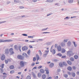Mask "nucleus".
Wrapping results in <instances>:
<instances>
[{
    "label": "nucleus",
    "mask_w": 79,
    "mask_h": 79,
    "mask_svg": "<svg viewBox=\"0 0 79 79\" xmlns=\"http://www.w3.org/2000/svg\"><path fill=\"white\" fill-rule=\"evenodd\" d=\"M13 40H3L0 39V43L2 42H12Z\"/></svg>",
    "instance_id": "obj_1"
},
{
    "label": "nucleus",
    "mask_w": 79,
    "mask_h": 79,
    "mask_svg": "<svg viewBox=\"0 0 79 79\" xmlns=\"http://www.w3.org/2000/svg\"><path fill=\"white\" fill-rule=\"evenodd\" d=\"M73 55H74L73 52L72 51H68L67 53V55L69 56V57H71V56H73Z\"/></svg>",
    "instance_id": "obj_2"
},
{
    "label": "nucleus",
    "mask_w": 79,
    "mask_h": 79,
    "mask_svg": "<svg viewBox=\"0 0 79 79\" xmlns=\"http://www.w3.org/2000/svg\"><path fill=\"white\" fill-rule=\"evenodd\" d=\"M17 58L19 60H23L24 59V56H23L21 55H18L17 56Z\"/></svg>",
    "instance_id": "obj_3"
},
{
    "label": "nucleus",
    "mask_w": 79,
    "mask_h": 79,
    "mask_svg": "<svg viewBox=\"0 0 79 79\" xmlns=\"http://www.w3.org/2000/svg\"><path fill=\"white\" fill-rule=\"evenodd\" d=\"M20 65L21 68H23L24 67V62L23 61H20Z\"/></svg>",
    "instance_id": "obj_4"
},
{
    "label": "nucleus",
    "mask_w": 79,
    "mask_h": 79,
    "mask_svg": "<svg viewBox=\"0 0 79 79\" xmlns=\"http://www.w3.org/2000/svg\"><path fill=\"white\" fill-rule=\"evenodd\" d=\"M9 52H10V55H12L14 54V51H13V49L12 48H10L9 49Z\"/></svg>",
    "instance_id": "obj_5"
},
{
    "label": "nucleus",
    "mask_w": 79,
    "mask_h": 79,
    "mask_svg": "<svg viewBox=\"0 0 79 79\" xmlns=\"http://www.w3.org/2000/svg\"><path fill=\"white\" fill-rule=\"evenodd\" d=\"M5 53L6 55H8L9 54V49L8 48L6 49L5 51Z\"/></svg>",
    "instance_id": "obj_6"
},
{
    "label": "nucleus",
    "mask_w": 79,
    "mask_h": 79,
    "mask_svg": "<svg viewBox=\"0 0 79 79\" xmlns=\"http://www.w3.org/2000/svg\"><path fill=\"white\" fill-rule=\"evenodd\" d=\"M1 59L2 61H4L5 59V56L4 54H3L2 55L1 57Z\"/></svg>",
    "instance_id": "obj_7"
},
{
    "label": "nucleus",
    "mask_w": 79,
    "mask_h": 79,
    "mask_svg": "<svg viewBox=\"0 0 79 79\" xmlns=\"http://www.w3.org/2000/svg\"><path fill=\"white\" fill-rule=\"evenodd\" d=\"M27 49H28V48L26 46H24L22 48V50L23 51H25V50H27Z\"/></svg>",
    "instance_id": "obj_8"
},
{
    "label": "nucleus",
    "mask_w": 79,
    "mask_h": 79,
    "mask_svg": "<svg viewBox=\"0 0 79 79\" xmlns=\"http://www.w3.org/2000/svg\"><path fill=\"white\" fill-rule=\"evenodd\" d=\"M53 66H54V63H51L49 65V67L50 68H52Z\"/></svg>",
    "instance_id": "obj_9"
},
{
    "label": "nucleus",
    "mask_w": 79,
    "mask_h": 79,
    "mask_svg": "<svg viewBox=\"0 0 79 79\" xmlns=\"http://www.w3.org/2000/svg\"><path fill=\"white\" fill-rule=\"evenodd\" d=\"M22 55L23 56H25V58H27V57H28L27 54H26V53L23 52L22 54Z\"/></svg>",
    "instance_id": "obj_10"
},
{
    "label": "nucleus",
    "mask_w": 79,
    "mask_h": 79,
    "mask_svg": "<svg viewBox=\"0 0 79 79\" xmlns=\"http://www.w3.org/2000/svg\"><path fill=\"white\" fill-rule=\"evenodd\" d=\"M57 50L58 51H61V47L60 45L57 47Z\"/></svg>",
    "instance_id": "obj_11"
},
{
    "label": "nucleus",
    "mask_w": 79,
    "mask_h": 79,
    "mask_svg": "<svg viewBox=\"0 0 79 79\" xmlns=\"http://www.w3.org/2000/svg\"><path fill=\"white\" fill-rule=\"evenodd\" d=\"M32 74L34 78L35 79V78H36V76H35V74L34 72H32Z\"/></svg>",
    "instance_id": "obj_12"
},
{
    "label": "nucleus",
    "mask_w": 79,
    "mask_h": 79,
    "mask_svg": "<svg viewBox=\"0 0 79 79\" xmlns=\"http://www.w3.org/2000/svg\"><path fill=\"white\" fill-rule=\"evenodd\" d=\"M44 71H46V73L47 74H48L50 73L49 72V71H48V69H47V68H46V69L44 70Z\"/></svg>",
    "instance_id": "obj_13"
},
{
    "label": "nucleus",
    "mask_w": 79,
    "mask_h": 79,
    "mask_svg": "<svg viewBox=\"0 0 79 79\" xmlns=\"http://www.w3.org/2000/svg\"><path fill=\"white\" fill-rule=\"evenodd\" d=\"M67 63L69 65H71L72 64V62L70 60H67Z\"/></svg>",
    "instance_id": "obj_14"
},
{
    "label": "nucleus",
    "mask_w": 79,
    "mask_h": 79,
    "mask_svg": "<svg viewBox=\"0 0 79 79\" xmlns=\"http://www.w3.org/2000/svg\"><path fill=\"white\" fill-rule=\"evenodd\" d=\"M67 69L69 71H72V68L70 66H69L67 68Z\"/></svg>",
    "instance_id": "obj_15"
},
{
    "label": "nucleus",
    "mask_w": 79,
    "mask_h": 79,
    "mask_svg": "<svg viewBox=\"0 0 79 79\" xmlns=\"http://www.w3.org/2000/svg\"><path fill=\"white\" fill-rule=\"evenodd\" d=\"M79 58V56H78L77 55H75L74 56V58L75 59H76V60H77V59H78V58Z\"/></svg>",
    "instance_id": "obj_16"
},
{
    "label": "nucleus",
    "mask_w": 79,
    "mask_h": 79,
    "mask_svg": "<svg viewBox=\"0 0 79 79\" xmlns=\"http://www.w3.org/2000/svg\"><path fill=\"white\" fill-rule=\"evenodd\" d=\"M42 73H38L37 77H40L42 76Z\"/></svg>",
    "instance_id": "obj_17"
},
{
    "label": "nucleus",
    "mask_w": 79,
    "mask_h": 79,
    "mask_svg": "<svg viewBox=\"0 0 79 79\" xmlns=\"http://www.w3.org/2000/svg\"><path fill=\"white\" fill-rule=\"evenodd\" d=\"M62 64L63 65L65 66H68V64H67V63L65 62H62Z\"/></svg>",
    "instance_id": "obj_18"
},
{
    "label": "nucleus",
    "mask_w": 79,
    "mask_h": 79,
    "mask_svg": "<svg viewBox=\"0 0 79 79\" xmlns=\"http://www.w3.org/2000/svg\"><path fill=\"white\" fill-rule=\"evenodd\" d=\"M36 57L37 61H39V56L38 54H36Z\"/></svg>",
    "instance_id": "obj_19"
},
{
    "label": "nucleus",
    "mask_w": 79,
    "mask_h": 79,
    "mask_svg": "<svg viewBox=\"0 0 79 79\" xmlns=\"http://www.w3.org/2000/svg\"><path fill=\"white\" fill-rule=\"evenodd\" d=\"M71 43L70 42V41H69L67 43V45L68 47H70V46H71Z\"/></svg>",
    "instance_id": "obj_20"
},
{
    "label": "nucleus",
    "mask_w": 79,
    "mask_h": 79,
    "mask_svg": "<svg viewBox=\"0 0 79 79\" xmlns=\"http://www.w3.org/2000/svg\"><path fill=\"white\" fill-rule=\"evenodd\" d=\"M74 2V0H69L68 2L69 3H73Z\"/></svg>",
    "instance_id": "obj_21"
},
{
    "label": "nucleus",
    "mask_w": 79,
    "mask_h": 79,
    "mask_svg": "<svg viewBox=\"0 0 79 79\" xmlns=\"http://www.w3.org/2000/svg\"><path fill=\"white\" fill-rule=\"evenodd\" d=\"M42 78L43 79H45V78H46V75L45 74H44L42 76Z\"/></svg>",
    "instance_id": "obj_22"
},
{
    "label": "nucleus",
    "mask_w": 79,
    "mask_h": 79,
    "mask_svg": "<svg viewBox=\"0 0 79 79\" xmlns=\"http://www.w3.org/2000/svg\"><path fill=\"white\" fill-rule=\"evenodd\" d=\"M10 68L11 69H14V68H15V67H14V65H11L10 66Z\"/></svg>",
    "instance_id": "obj_23"
},
{
    "label": "nucleus",
    "mask_w": 79,
    "mask_h": 79,
    "mask_svg": "<svg viewBox=\"0 0 79 79\" xmlns=\"http://www.w3.org/2000/svg\"><path fill=\"white\" fill-rule=\"evenodd\" d=\"M40 73H42L43 74H44V70L43 69H41L40 70Z\"/></svg>",
    "instance_id": "obj_24"
},
{
    "label": "nucleus",
    "mask_w": 79,
    "mask_h": 79,
    "mask_svg": "<svg viewBox=\"0 0 79 79\" xmlns=\"http://www.w3.org/2000/svg\"><path fill=\"white\" fill-rule=\"evenodd\" d=\"M70 60L71 61H74V58L73 57H71L70 58Z\"/></svg>",
    "instance_id": "obj_25"
},
{
    "label": "nucleus",
    "mask_w": 79,
    "mask_h": 79,
    "mask_svg": "<svg viewBox=\"0 0 79 79\" xmlns=\"http://www.w3.org/2000/svg\"><path fill=\"white\" fill-rule=\"evenodd\" d=\"M56 56L60 57H61L62 56V54L60 53H58L56 55Z\"/></svg>",
    "instance_id": "obj_26"
},
{
    "label": "nucleus",
    "mask_w": 79,
    "mask_h": 79,
    "mask_svg": "<svg viewBox=\"0 0 79 79\" xmlns=\"http://www.w3.org/2000/svg\"><path fill=\"white\" fill-rule=\"evenodd\" d=\"M60 45L62 47H64V46H65V44L63 42H62L60 44Z\"/></svg>",
    "instance_id": "obj_27"
},
{
    "label": "nucleus",
    "mask_w": 79,
    "mask_h": 79,
    "mask_svg": "<svg viewBox=\"0 0 79 79\" xmlns=\"http://www.w3.org/2000/svg\"><path fill=\"white\" fill-rule=\"evenodd\" d=\"M52 52L53 55H54L55 54V53H56V51H55V49H53L52 52Z\"/></svg>",
    "instance_id": "obj_28"
},
{
    "label": "nucleus",
    "mask_w": 79,
    "mask_h": 79,
    "mask_svg": "<svg viewBox=\"0 0 79 79\" xmlns=\"http://www.w3.org/2000/svg\"><path fill=\"white\" fill-rule=\"evenodd\" d=\"M72 76H73V77H74L75 76H76V74H75V73L73 72L72 73Z\"/></svg>",
    "instance_id": "obj_29"
},
{
    "label": "nucleus",
    "mask_w": 79,
    "mask_h": 79,
    "mask_svg": "<svg viewBox=\"0 0 79 79\" xmlns=\"http://www.w3.org/2000/svg\"><path fill=\"white\" fill-rule=\"evenodd\" d=\"M59 65L60 67H63V63L62 62H60L59 63Z\"/></svg>",
    "instance_id": "obj_30"
},
{
    "label": "nucleus",
    "mask_w": 79,
    "mask_h": 79,
    "mask_svg": "<svg viewBox=\"0 0 79 79\" xmlns=\"http://www.w3.org/2000/svg\"><path fill=\"white\" fill-rule=\"evenodd\" d=\"M14 48L16 50H18V46L17 45H15L14 46Z\"/></svg>",
    "instance_id": "obj_31"
},
{
    "label": "nucleus",
    "mask_w": 79,
    "mask_h": 79,
    "mask_svg": "<svg viewBox=\"0 0 79 79\" xmlns=\"http://www.w3.org/2000/svg\"><path fill=\"white\" fill-rule=\"evenodd\" d=\"M66 52V50L64 48L62 49V53H65Z\"/></svg>",
    "instance_id": "obj_32"
},
{
    "label": "nucleus",
    "mask_w": 79,
    "mask_h": 79,
    "mask_svg": "<svg viewBox=\"0 0 79 79\" xmlns=\"http://www.w3.org/2000/svg\"><path fill=\"white\" fill-rule=\"evenodd\" d=\"M73 43L74 45V46L75 47H77V44H76V42L73 41Z\"/></svg>",
    "instance_id": "obj_33"
},
{
    "label": "nucleus",
    "mask_w": 79,
    "mask_h": 79,
    "mask_svg": "<svg viewBox=\"0 0 79 79\" xmlns=\"http://www.w3.org/2000/svg\"><path fill=\"white\" fill-rule=\"evenodd\" d=\"M46 2H49L51 3V2H52L53 0H47L46 1Z\"/></svg>",
    "instance_id": "obj_34"
},
{
    "label": "nucleus",
    "mask_w": 79,
    "mask_h": 79,
    "mask_svg": "<svg viewBox=\"0 0 79 79\" xmlns=\"http://www.w3.org/2000/svg\"><path fill=\"white\" fill-rule=\"evenodd\" d=\"M52 44L51 42H48L46 43V45L47 46L50 45Z\"/></svg>",
    "instance_id": "obj_35"
},
{
    "label": "nucleus",
    "mask_w": 79,
    "mask_h": 79,
    "mask_svg": "<svg viewBox=\"0 0 79 79\" xmlns=\"http://www.w3.org/2000/svg\"><path fill=\"white\" fill-rule=\"evenodd\" d=\"M26 79H31V77L29 76H28L26 77Z\"/></svg>",
    "instance_id": "obj_36"
},
{
    "label": "nucleus",
    "mask_w": 79,
    "mask_h": 79,
    "mask_svg": "<svg viewBox=\"0 0 79 79\" xmlns=\"http://www.w3.org/2000/svg\"><path fill=\"white\" fill-rule=\"evenodd\" d=\"M66 57V55L62 56L61 57V58H64V59H65Z\"/></svg>",
    "instance_id": "obj_37"
},
{
    "label": "nucleus",
    "mask_w": 79,
    "mask_h": 79,
    "mask_svg": "<svg viewBox=\"0 0 79 79\" xmlns=\"http://www.w3.org/2000/svg\"><path fill=\"white\" fill-rule=\"evenodd\" d=\"M33 61H36V57H33Z\"/></svg>",
    "instance_id": "obj_38"
},
{
    "label": "nucleus",
    "mask_w": 79,
    "mask_h": 79,
    "mask_svg": "<svg viewBox=\"0 0 79 79\" xmlns=\"http://www.w3.org/2000/svg\"><path fill=\"white\" fill-rule=\"evenodd\" d=\"M28 38H29L30 39H33L34 38V36H28Z\"/></svg>",
    "instance_id": "obj_39"
},
{
    "label": "nucleus",
    "mask_w": 79,
    "mask_h": 79,
    "mask_svg": "<svg viewBox=\"0 0 79 79\" xmlns=\"http://www.w3.org/2000/svg\"><path fill=\"white\" fill-rule=\"evenodd\" d=\"M31 52V50H29L27 52V54L28 55H30V53Z\"/></svg>",
    "instance_id": "obj_40"
},
{
    "label": "nucleus",
    "mask_w": 79,
    "mask_h": 79,
    "mask_svg": "<svg viewBox=\"0 0 79 79\" xmlns=\"http://www.w3.org/2000/svg\"><path fill=\"white\" fill-rule=\"evenodd\" d=\"M10 73L11 74H13L14 73H15V71L14 70L10 71Z\"/></svg>",
    "instance_id": "obj_41"
},
{
    "label": "nucleus",
    "mask_w": 79,
    "mask_h": 79,
    "mask_svg": "<svg viewBox=\"0 0 79 79\" xmlns=\"http://www.w3.org/2000/svg\"><path fill=\"white\" fill-rule=\"evenodd\" d=\"M58 61H59V60L57 59H54L53 60V61L54 62H55L56 63L58 62Z\"/></svg>",
    "instance_id": "obj_42"
},
{
    "label": "nucleus",
    "mask_w": 79,
    "mask_h": 79,
    "mask_svg": "<svg viewBox=\"0 0 79 79\" xmlns=\"http://www.w3.org/2000/svg\"><path fill=\"white\" fill-rule=\"evenodd\" d=\"M49 52V50H46L45 51V53L48 55V52Z\"/></svg>",
    "instance_id": "obj_43"
},
{
    "label": "nucleus",
    "mask_w": 79,
    "mask_h": 79,
    "mask_svg": "<svg viewBox=\"0 0 79 79\" xmlns=\"http://www.w3.org/2000/svg\"><path fill=\"white\" fill-rule=\"evenodd\" d=\"M53 45H52L51 48V49H50L51 52H52V49L53 48Z\"/></svg>",
    "instance_id": "obj_44"
},
{
    "label": "nucleus",
    "mask_w": 79,
    "mask_h": 79,
    "mask_svg": "<svg viewBox=\"0 0 79 79\" xmlns=\"http://www.w3.org/2000/svg\"><path fill=\"white\" fill-rule=\"evenodd\" d=\"M47 54H46V53H45L43 55V57H46V56H47Z\"/></svg>",
    "instance_id": "obj_45"
},
{
    "label": "nucleus",
    "mask_w": 79,
    "mask_h": 79,
    "mask_svg": "<svg viewBox=\"0 0 79 79\" xmlns=\"http://www.w3.org/2000/svg\"><path fill=\"white\" fill-rule=\"evenodd\" d=\"M68 39H66V40L64 39V40L63 42H65V43L67 42H68Z\"/></svg>",
    "instance_id": "obj_46"
},
{
    "label": "nucleus",
    "mask_w": 79,
    "mask_h": 79,
    "mask_svg": "<svg viewBox=\"0 0 79 79\" xmlns=\"http://www.w3.org/2000/svg\"><path fill=\"white\" fill-rule=\"evenodd\" d=\"M39 54L40 55V56L42 55V52H41V51L40 50H39Z\"/></svg>",
    "instance_id": "obj_47"
},
{
    "label": "nucleus",
    "mask_w": 79,
    "mask_h": 79,
    "mask_svg": "<svg viewBox=\"0 0 79 79\" xmlns=\"http://www.w3.org/2000/svg\"><path fill=\"white\" fill-rule=\"evenodd\" d=\"M68 74H64V77L65 78H67V77H68Z\"/></svg>",
    "instance_id": "obj_48"
},
{
    "label": "nucleus",
    "mask_w": 79,
    "mask_h": 79,
    "mask_svg": "<svg viewBox=\"0 0 79 79\" xmlns=\"http://www.w3.org/2000/svg\"><path fill=\"white\" fill-rule=\"evenodd\" d=\"M5 61L6 64H8V60H5Z\"/></svg>",
    "instance_id": "obj_49"
},
{
    "label": "nucleus",
    "mask_w": 79,
    "mask_h": 79,
    "mask_svg": "<svg viewBox=\"0 0 79 79\" xmlns=\"http://www.w3.org/2000/svg\"><path fill=\"white\" fill-rule=\"evenodd\" d=\"M52 79V77H49L46 78V79Z\"/></svg>",
    "instance_id": "obj_50"
},
{
    "label": "nucleus",
    "mask_w": 79,
    "mask_h": 79,
    "mask_svg": "<svg viewBox=\"0 0 79 79\" xmlns=\"http://www.w3.org/2000/svg\"><path fill=\"white\" fill-rule=\"evenodd\" d=\"M22 35H23V36H27V34H22Z\"/></svg>",
    "instance_id": "obj_51"
},
{
    "label": "nucleus",
    "mask_w": 79,
    "mask_h": 79,
    "mask_svg": "<svg viewBox=\"0 0 79 79\" xmlns=\"http://www.w3.org/2000/svg\"><path fill=\"white\" fill-rule=\"evenodd\" d=\"M1 67L2 68H4V64H2Z\"/></svg>",
    "instance_id": "obj_52"
},
{
    "label": "nucleus",
    "mask_w": 79,
    "mask_h": 79,
    "mask_svg": "<svg viewBox=\"0 0 79 79\" xmlns=\"http://www.w3.org/2000/svg\"><path fill=\"white\" fill-rule=\"evenodd\" d=\"M72 68L73 69H75V70L76 69V67L75 66H73Z\"/></svg>",
    "instance_id": "obj_53"
},
{
    "label": "nucleus",
    "mask_w": 79,
    "mask_h": 79,
    "mask_svg": "<svg viewBox=\"0 0 79 79\" xmlns=\"http://www.w3.org/2000/svg\"><path fill=\"white\" fill-rule=\"evenodd\" d=\"M48 33H50V32H43L42 33V34H48Z\"/></svg>",
    "instance_id": "obj_54"
},
{
    "label": "nucleus",
    "mask_w": 79,
    "mask_h": 79,
    "mask_svg": "<svg viewBox=\"0 0 79 79\" xmlns=\"http://www.w3.org/2000/svg\"><path fill=\"white\" fill-rule=\"evenodd\" d=\"M35 65V63H34V62H33L31 64V66H34Z\"/></svg>",
    "instance_id": "obj_55"
},
{
    "label": "nucleus",
    "mask_w": 79,
    "mask_h": 79,
    "mask_svg": "<svg viewBox=\"0 0 79 79\" xmlns=\"http://www.w3.org/2000/svg\"><path fill=\"white\" fill-rule=\"evenodd\" d=\"M42 68V66H39L38 67V69H40L41 68Z\"/></svg>",
    "instance_id": "obj_56"
},
{
    "label": "nucleus",
    "mask_w": 79,
    "mask_h": 79,
    "mask_svg": "<svg viewBox=\"0 0 79 79\" xmlns=\"http://www.w3.org/2000/svg\"><path fill=\"white\" fill-rule=\"evenodd\" d=\"M36 69L37 66H35L32 69V70H33V69Z\"/></svg>",
    "instance_id": "obj_57"
},
{
    "label": "nucleus",
    "mask_w": 79,
    "mask_h": 79,
    "mask_svg": "<svg viewBox=\"0 0 79 79\" xmlns=\"http://www.w3.org/2000/svg\"><path fill=\"white\" fill-rule=\"evenodd\" d=\"M7 60L8 61V62L9 61V62H11V59H7Z\"/></svg>",
    "instance_id": "obj_58"
},
{
    "label": "nucleus",
    "mask_w": 79,
    "mask_h": 79,
    "mask_svg": "<svg viewBox=\"0 0 79 79\" xmlns=\"http://www.w3.org/2000/svg\"><path fill=\"white\" fill-rule=\"evenodd\" d=\"M55 48H57V47H58V44H56L55 45Z\"/></svg>",
    "instance_id": "obj_59"
},
{
    "label": "nucleus",
    "mask_w": 79,
    "mask_h": 79,
    "mask_svg": "<svg viewBox=\"0 0 79 79\" xmlns=\"http://www.w3.org/2000/svg\"><path fill=\"white\" fill-rule=\"evenodd\" d=\"M48 29V28H45V29H43L42 30V31H45L46 30H47Z\"/></svg>",
    "instance_id": "obj_60"
},
{
    "label": "nucleus",
    "mask_w": 79,
    "mask_h": 79,
    "mask_svg": "<svg viewBox=\"0 0 79 79\" xmlns=\"http://www.w3.org/2000/svg\"><path fill=\"white\" fill-rule=\"evenodd\" d=\"M19 8H20V9H23V8H24V7L23 6H20Z\"/></svg>",
    "instance_id": "obj_61"
},
{
    "label": "nucleus",
    "mask_w": 79,
    "mask_h": 79,
    "mask_svg": "<svg viewBox=\"0 0 79 79\" xmlns=\"http://www.w3.org/2000/svg\"><path fill=\"white\" fill-rule=\"evenodd\" d=\"M77 16H74L73 17H71L70 18L72 19V18H77Z\"/></svg>",
    "instance_id": "obj_62"
},
{
    "label": "nucleus",
    "mask_w": 79,
    "mask_h": 79,
    "mask_svg": "<svg viewBox=\"0 0 79 79\" xmlns=\"http://www.w3.org/2000/svg\"><path fill=\"white\" fill-rule=\"evenodd\" d=\"M54 79H58V76H56V77H55Z\"/></svg>",
    "instance_id": "obj_63"
},
{
    "label": "nucleus",
    "mask_w": 79,
    "mask_h": 79,
    "mask_svg": "<svg viewBox=\"0 0 79 79\" xmlns=\"http://www.w3.org/2000/svg\"><path fill=\"white\" fill-rule=\"evenodd\" d=\"M68 74H69V75H71V73L70 72H67Z\"/></svg>",
    "instance_id": "obj_64"
}]
</instances>
